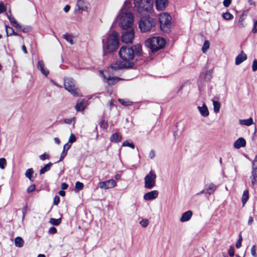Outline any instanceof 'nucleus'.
<instances>
[{"label": "nucleus", "mask_w": 257, "mask_h": 257, "mask_svg": "<svg viewBox=\"0 0 257 257\" xmlns=\"http://www.w3.org/2000/svg\"><path fill=\"white\" fill-rule=\"evenodd\" d=\"M60 202V197L56 195L55 196L54 198V204L55 205H58Z\"/></svg>", "instance_id": "nucleus-53"}, {"label": "nucleus", "mask_w": 257, "mask_h": 257, "mask_svg": "<svg viewBox=\"0 0 257 257\" xmlns=\"http://www.w3.org/2000/svg\"><path fill=\"white\" fill-rule=\"evenodd\" d=\"M210 47V42L208 40H205L202 47V51L203 53H206Z\"/></svg>", "instance_id": "nucleus-32"}, {"label": "nucleus", "mask_w": 257, "mask_h": 257, "mask_svg": "<svg viewBox=\"0 0 257 257\" xmlns=\"http://www.w3.org/2000/svg\"><path fill=\"white\" fill-rule=\"evenodd\" d=\"M155 157V153L154 152V151L153 150H152L150 151V153H149V157L151 158V159H153L154 157Z\"/></svg>", "instance_id": "nucleus-56"}, {"label": "nucleus", "mask_w": 257, "mask_h": 257, "mask_svg": "<svg viewBox=\"0 0 257 257\" xmlns=\"http://www.w3.org/2000/svg\"><path fill=\"white\" fill-rule=\"evenodd\" d=\"M155 26V20L150 17H143L139 23V27L142 32H147Z\"/></svg>", "instance_id": "nucleus-6"}, {"label": "nucleus", "mask_w": 257, "mask_h": 257, "mask_svg": "<svg viewBox=\"0 0 257 257\" xmlns=\"http://www.w3.org/2000/svg\"><path fill=\"white\" fill-rule=\"evenodd\" d=\"M121 136L119 133H114L110 138V141L112 143H118L121 141Z\"/></svg>", "instance_id": "nucleus-26"}, {"label": "nucleus", "mask_w": 257, "mask_h": 257, "mask_svg": "<svg viewBox=\"0 0 257 257\" xmlns=\"http://www.w3.org/2000/svg\"><path fill=\"white\" fill-rule=\"evenodd\" d=\"M239 123L241 125H244L246 126H250L253 124V119L251 117L246 119H240Z\"/></svg>", "instance_id": "nucleus-28"}, {"label": "nucleus", "mask_w": 257, "mask_h": 257, "mask_svg": "<svg viewBox=\"0 0 257 257\" xmlns=\"http://www.w3.org/2000/svg\"><path fill=\"white\" fill-rule=\"evenodd\" d=\"M253 222V218L252 217L250 216L249 217L248 220V224L251 225Z\"/></svg>", "instance_id": "nucleus-62"}, {"label": "nucleus", "mask_w": 257, "mask_h": 257, "mask_svg": "<svg viewBox=\"0 0 257 257\" xmlns=\"http://www.w3.org/2000/svg\"><path fill=\"white\" fill-rule=\"evenodd\" d=\"M135 9L141 15L150 13L153 9L152 0H134Z\"/></svg>", "instance_id": "nucleus-4"}, {"label": "nucleus", "mask_w": 257, "mask_h": 257, "mask_svg": "<svg viewBox=\"0 0 257 257\" xmlns=\"http://www.w3.org/2000/svg\"><path fill=\"white\" fill-rule=\"evenodd\" d=\"M247 55L243 52L241 51L235 58V63L236 65H239L244 61L246 60Z\"/></svg>", "instance_id": "nucleus-16"}, {"label": "nucleus", "mask_w": 257, "mask_h": 257, "mask_svg": "<svg viewBox=\"0 0 257 257\" xmlns=\"http://www.w3.org/2000/svg\"><path fill=\"white\" fill-rule=\"evenodd\" d=\"M119 36L115 32L109 34L106 39H102L103 49L104 53H111L115 51L119 44Z\"/></svg>", "instance_id": "nucleus-3"}, {"label": "nucleus", "mask_w": 257, "mask_h": 257, "mask_svg": "<svg viewBox=\"0 0 257 257\" xmlns=\"http://www.w3.org/2000/svg\"><path fill=\"white\" fill-rule=\"evenodd\" d=\"M34 173V171L33 169L30 168L28 169L25 173V175L26 177H27L30 180L33 181L34 180V179L32 177V175Z\"/></svg>", "instance_id": "nucleus-31"}, {"label": "nucleus", "mask_w": 257, "mask_h": 257, "mask_svg": "<svg viewBox=\"0 0 257 257\" xmlns=\"http://www.w3.org/2000/svg\"><path fill=\"white\" fill-rule=\"evenodd\" d=\"M61 221V218L55 219L52 218L50 220V223L53 225H58L60 224Z\"/></svg>", "instance_id": "nucleus-35"}, {"label": "nucleus", "mask_w": 257, "mask_h": 257, "mask_svg": "<svg viewBox=\"0 0 257 257\" xmlns=\"http://www.w3.org/2000/svg\"><path fill=\"white\" fill-rule=\"evenodd\" d=\"M252 70L253 72H255L257 70V60L254 59L253 61L252 64Z\"/></svg>", "instance_id": "nucleus-48"}, {"label": "nucleus", "mask_w": 257, "mask_h": 257, "mask_svg": "<svg viewBox=\"0 0 257 257\" xmlns=\"http://www.w3.org/2000/svg\"><path fill=\"white\" fill-rule=\"evenodd\" d=\"M130 6V3L125 1L116 19L119 27L124 30L132 28L134 24V17L128 9Z\"/></svg>", "instance_id": "nucleus-2"}, {"label": "nucleus", "mask_w": 257, "mask_h": 257, "mask_svg": "<svg viewBox=\"0 0 257 257\" xmlns=\"http://www.w3.org/2000/svg\"><path fill=\"white\" fill-rule=\"evenodd\" d=\"M71 147V144L69 143H66L64 146H63V150L61 154L60 158L58 162H60L62 161L64 158L65 157L67 154L68 150L70 149Z\"/></svg>", "instance_id": "nucleus-24"}, {"label": "nucleus", "mask_w": 257, "mask_h": 257, "mask_svg": "<svg viewBox=\"0 0 257 257\" xmlns=\"http://www.w3.org/2000/svg\"><path fill=\"white\" fill-rule=\"evenodd\" d=\"M149 223V220L147 219H144L140 222V224L143 227H146Z\"/></svg>", "instance_id": "nucleus-42"}, {"label": "nucleus", "mask_w": 257, "mask_h": 257, "mask_svg": "<svg viewBox=\"0 0 257 257\" xmlns=\"http://www.w3.org/2000/svg\"><path fill=\"white\" fill-rule=\"evenodd\" d=\"M6 11V8L4 6L0 4V14L4 13Z\"/></svg>", "instance_id": "nucleus-58"}, {"label": "nucleus", "mask_w": 257, "mask_h": 257, "mask_svg": "<svg viewBox=\"0 0 257 257\" xmlns=\"http://www.w3.org/2000/svg\"><path fill=\"white\" fill-rule=\"evenodd\" d=\"M171 16L167 13L160 15L159 22L161 30L164 32H168L171 26Z\"/></svg>", "instance_id": "nucleus-7"}, {"label": "nucleus", "mask_w": 257, "mask_h": 257, "mask_svg": "<svg viewBox=\"0 0 257 257\" xmlns=\"http://www.w3.org/2000/svg\"><path fill=\"white\" fill-rule=\"evenodd\" d=\"M205 188L206 189V194L211 195L216 190L217 186L214 184L211 183L206 185Z\"/></svg>", "instance_id": "nucleus-22"}, {"label": "nucleus", "mask_w": 257, "mask_h": 257, "mask_svg": "<svg viewBox=\"0 0 257 257\" xmlns=\"http://www.w3.org/2000/svg\"><path fill=\"white\" fill-rule=\"evenodd\" d=\"M118 101L122 105H124V106H128V105H131L132 104V102H131L128 100H127L123 99H119Z\"/></svg>", "instance_id": "nucleus-39"}, {"label": "nucleus", "mask_w": 257, "mask_h": 257, "mask_svg": "<svg viewBox=\"0 0 257 257\" xmlns=\"http://www.w3.org/2000/svg\"><path fill=\"white\" fill-rule=\"evenodd\" d=\"M168 4V0H156V7L158 10H164Z\"/></svg>", "instance_id": "nucleus-15"}, {"label": "nucleus", "mask_w": 257, "mask_h": 257, "mask_svg": "<svg viewBox=\"0 0 257 257\" xmlns=\"http://www.w3.org/2000/svg\"><path fill=\"white\" fill-rule=\"evenodd\" d=\"M192 212L190 210L183 213L180 218V221L184 222L189 221L192 216Z\"/></svg>", "instance_id": "nucleus-17"}, {"label": "nucleus", "mask_w": 257, "mask_h": 257, "mask_svg": "<svg viewBox=\"0 0 257 257\" xmlns=\"http://www.w3.org/2000/svg\"><path fill=\"white\" fill-rule=\"evenodd\" d=\"M243 19L242 16H241L238 20V26L240 28H242L244 27V24L243 23Z\"/></svg>", "instance_id": "nucleus-52"}, {"label": "nucleus", "mask_w": 257, "mask_h": 257, "mask_svg": "<svg viewBox=\"0 0 257 257\" xmlns=\"http://www.w3.org/2000/svg\"><path fill=\"white\" fill-rule=\"evenodd\" d=\"M87 104V101L86 100H82L78 101L75 106V109L78 111L83 110L85 108Z\"/></svg>", "instance_id": "nucleus-21"}, {"label": "nucleus", "mask_w": 257, "mask_h": 257, "mask_svg": "<svg viewBox=\"0 0 257 257\" xmlns=\"http://www.w3.org/2000/svg\"><path fill=\"white\" fill-rule=\"evenodd\" d=\"M15 244L17 247H21L23 245L24 241L20 237H17L15 239Z\"/></svg>", "instance_id": "nucleus-30"}, {"label": "nucleus", "mask_w": 257, "mask_h": 257, "mask_svg": "<svg viewBox=\"0 0 257 257\" xmlns=\"http://www.w3.org/2000/svg\"><path fill=\"white\" fill-rule=\"evenodd\" d=\"M213 104L214 111L216 113L218 112L220 109V103L217 101H213Z\"/></svg>", "instance_id": "nucleus-36"}, {"label": "nucleus", "mask_w": 257, "mask_h": 257, "mask_svg": "<svg viewBox=\"0 0 257 257\" xmlns=\"http://www.w3.org/2000/svg\"><path fill=\"white\" fill-rule=\"evenodd\" d=\"M159 195L157 190H153L146 193L144 195V199L145 200H151L157 198Z\"/></svg>", "instance_id": "nucleus-14"}, {"label": "nucleus", "mask_w": 257, "mask_h": 257, "mask_svg": "<svg viewBox=\"0 0 257 257\" xmlns=\"http://www.w3.org/2000/svg\"><path fill=\"white\" fill-rule=\"evenodd\" d=\"M250 179L251 183L252 186L257 183V169L252 168Z\"/></svg>", "instance_id": "nucleus-25"}, {"label": "nucleus", "mask_w": 257, "mask_h": 257, "mask_svg": "<svg viewBox=\"0 0 257 257\" xmlns=\"http://www.w3.org/2000/svg\"><path fill=\"white\" fill-rule=\"evenodd\" d=\"M119 56L122 61H116L111 65V68L115 71L132 68L134 63L132 60L135 57V50L133 47L122 46L119 51Z\"/></svg>", "instance_id": "nucleus-1"}, {"label": "nucleus", "mask_w": 257, "mask_h": 257, "mask_svg": "<svg viewBox=\"0 0 257 257\" xmlns=\"http://www.w3.org/2000/svg\"><path fill=\"white\" fill-rule=\"evenodd\" d=\"M116 183L114 180L109 179L105 181H102L99 183V187L101 189H108L114 187Z\"/></svg>", "instance_id": "nucleus-12"}, {"label": "nucleus", "mask_w": 257, "mask_h": 257, "mask_svg": "<svg viewBox=\"0 0 257 257\" xmlns=\"http://www.w3.org/2000/svg\"><path fill=\"white\" fill-rule=\"evenodd\" d=\"M83 184L80 182L77 181L75 186V191L78 192L80 190H82L83 188Z\"/></svg>", "instance_id": "nucleus-33"}, {"label": "nucleus", "mask_w": 257, "mask_h": 257, "mask_svg": "<svg viewBox=\"0 0 257 257\" xmlns=\"http://www.w3.org/2000/svg\"><path fill=\"white\" fill-rule=\"evenodd\" d=\"M38 69L45 76H47L49 73V71L45 68V65L43 61H39L37 64Z\"/></svg>", "instance_id": "nucleus-18"}, {"label": "nucleus", "mask_w": 257, "mask_h": 257, "mask_svg": "<svg viewBox=\"0 0 257 257\" xmlns=\"http://www.w3.org/2000/svg\"><path fill=\"white\" fill-rule=\"evenodd\" d=\"M228 254L230 257H233L234 254V249L232 247H230L228 249Z\"/></svg>", "instance_id": "nucleus-51"}, {"label": "nucleus", "mask_w": 257, "mask_h": 257, "mask_svg": "<svg viewBox=\"0 0 257 257\" xmlns=\"http://www.w3.org/2000/svg\"><path fill=\"white\" fill-rule=\"evenodd\" d=\"M7 17L10 21L11 24L15 28L17 29H21V26L17 22L15 19L14 17L12 15L11 13L10 14H7Z\"/></svg>", "instance_id": "nucleus-20"}, {"label": "nucleus", "mask_w": 257, "mask_h": 257, "mask_svg": "<svg viewBox=\"0 0 257 257\" xmlns=\"http://www.w3.org/2000/svg\"><path fill=\"white\" fill-rule=\"evenodd\" d=\"M70 7L69 5H66L64 8V11L65 12L67 13L70 10Z\"/></svg>", "instance_id": "nucleus-61"}, {"label": "nucleus", "mask_w": 257, "mask_h": 257, "mask_svg": "<svg viewBox=\"0 0 257 257\" xmlns=\"http://www.w3.org/2000/svg\"><path fill=\"white\" fill-rule=\"evenodd\" d=\"M56 232H57V229L54 227H51L49 229V233H50L54 234Z\"/></svg>", "instance_id": "nucleus-55"}, {"label": "nucleus", "mask_w": 257, "mask_h": 257, "mask_svg": "<svg viewBox=\"0 0 257 257\" xmlns=\"http://www.w3.org/2000/svg\"><path fill=\"white\" fill-rule=\"evenodd\" d=\"M76 141V137L72 134H71L69 138V141L68 143H73L75 142Z\"/></svg>", "instance_id": "nucleus-46"}, {"label": "nucleus", "mask_w": 257, "mask_h": 257, "mask_svg": "<svg viewBox=\"0 0 257 257\" xmlns=\"http://www.w3.org/2000/svg\"><path fill=\"white\" fill-rule=\"evenodd\" d=\"M39 157H40V159L42 161H44L46 159H49L50 156L49 154L45 153H44L43 154L40 155Z\"/></svg>", "instance_id": "nucleus-45"}, {"label": "nucleus", "mask_w": 257, "mask_h": 257, "mask_svg": "<svg viewBox=\"0 0 257 257\" xmlns=\"http://www.w3.org/2000/svg\"><path fill=\"white\" fill-rule=\"evenodd\" d=\"M135 36L134 31L131 29L122 34L121 41L125 43H132Z\"/></svg>", "instance_id": "nucleus-11"}, {"label": "nucleus", "mask_w": 257, "mask_h": 257, "mask_svg": "<svg viewBox=\"0 0 257 257\" xmlns=\"http://www.w3.org/2000/svg\"><path fill=\"white\" fill-rule=\"evenodd\" d=\"M31 29V28L30 27H24L22 29V31L24 33H27V32H28L30 31Z\"/></svg>", "instance_id": "nucleus-60"}, {"label": "nucleus", "mask_w": 257, "mask_h": 257, "mask_svg": "<svg viewBox=\"0 0 257 257\" xmlns=\"http://www.w3.org/2000/svg\"><path fill=\"white\" fill-rule=\"evenodd\" d=\"M100 73L104 80H106L108 85H113L120 80V78L117 77H108L106 78L102 71H100Z\"/></svg>", "instance_id": "nucleus-13"}, {"label": "nucleus", "mask_w": 257, "mask_h": 257, "mask_svg": "<svg viewBox=\"0 0 257 257\" xmlns=\"http://www.w3.org/2000/svg\"><path fill=\"white\" fill-rule=\"evenodd\" d=\"M197 108L202 116L206 117L209 115V111L205 104H203L202 106H198Z\"/></svg>", "instance_id": "nucleus-23"}, {"label": "nucleus", "mask_w": 257, "mask_h": 257, "mask_svg": "<svg viewBox=\"0 0 257 257\" xmlns=\"http://www.w3.org/2000/svg\"><path fill=\"white\" fill-rule=\"evenodd\" d=\"M54 142H55V143L56 144H58V145L60 144V140H59V138H55L54 139Z\"/></svg>", "instance_id": "nucleus-63"}, {"label": "nucleus", "mask_w": 257, "mask_h": 257, "mask_svg": "<svg viewBox=\"0 0 257 257\" xmlns=\"http://www.w3.org/2000/svg\"><path fill=\"white\" fill-rule=\"evenodd\" d=\"M250 252L253 257H257V254L256 253V246L253 245L250 250Z\"/></svg>", "instance_id": "nucleus-43"}, {"label": "nucleus", "mask_w": 257, "mask_h": 257, "mask_svg": "<svg viewBox=\"0 0 257 257\" xmlns=\"http://www.w3.org/2000/svg\"><path fill=\"white\" fill-rule=\"evenodd\" d=\"M145 45L149 47L153 52L162 49L165 45V40L160 37H154L148 38L145 42Z\"/></svg>", "instance_id": "nucleus-5"}, {"label": "nucleus", "mask_w": 257, "mask_h": 257, "mask_svg": "<svg viewBox=\"0 0 257 257\" xmlns=\"http://www.w3.org/2000/svg\"><path fill=\"white\" fill-rule=\"evenodd\" d=\"M233 16L228 12H226V20H231L233 19Z\"/></svg>", "instance_id": "nucleus-54"}, {"label": "nucleus", "mask_w": 257, "mask_h": 257, "mask_svg": "<svg viewBox=\"0 0 257 257\" xmlns=\"http://www.w3.org/2000/svg\"><path fill=\"white\" fill-rule=\"evenodd\" d=\"M108 124L107 122L105 121L104 120H101L100 123V126L102 128H106L107 127Z\"/></svg>", "instance_id": "nucleus-47"}, {"label": "nucleus", "mask_w": 257, "mask_h": 257, "mask_svg": "<svg viewBox=\"0 0 257 257\" xmlns=\"http://www.w3.org/2000/svg\"><path fill=\"white\" fill-rule=\"evenodd\" d=\"M157 175L151 171L144 178V187L148 189H153L156 185Z\"/></svg>", "instance_id": "nucleus-8"}, {"label": "nucleus", "mask_w": 257, "mask_h": 257, "mask_svg": "<svg viewBox=\"0 0 257 257\" xmlns=\"http://www.w3.org/2000/svg\"><path fill=\"white\" fill-rule=\"evenodd\" d=\"M122 146L123 147H130L131 148H132L133 149H134L135 148V145L132 143H130V142H129L127 141H124L122 143Z\"/></svg>", "instance_id": "nucleus-38"}, {"label": "nucleus", "mask_w": 257, "mask_h": 257, "mask_svg": "<svg viewBox=\"0 0 257 257\" xmlns=\"http://www.w3.org/2000/svg\"><path fill=\"white\" fill-rule=\"evenodd\" d=\"M64 82L65 88L71 93L72 95L75 96H79V90L75 87L74 80L72 78H65Z\"/></svg>", "instance_id": "nucleus-9"}, {"label": "nucleus", "mask_w": 257, "mask_h": 257, "mask_svg": "<svg viewBox=\"0 0 257 257\" xmlns=\"http://www.w3.org/2000/svg\"><path fill=\"white\" fill-rule=\"evenodd\" d=\"M106 90L107 92L109 94H111L112 92V88L111 87L110 85H109L108 86L106 87Z\"/></svg>", "instance_id": "nucleus-57"}, {"label": "nucleus", "mask_w": 257, "mask_h": 257, "mask_svg": "<svg viewBox=\"0 0 257 257\" xmlns=\"http://www.w3.org/2000/svg\"><path fill=\"white\" fill-rule=\"evenodd\" d=\"M53 164L51 162H49L47 164L45 165L44 167L40 170V174L42 175L44 174L45 172L49 171L52 166Z\"/></svg>", "instance_id": "nucleus-29"}, {"label": "nucleus", "mask_w": 257, "mask_h": 257, "mask_svg": "<svg viewBox=\"0 0 257 257\" xmlns=\"http://www.w3.org/2000/svg\"><path fill=\"white\" fill-rule=\"evenodd\" d=\"M246 141L243 138H238L234 143V147L235 149H238L241 147L245 146Z\"/></svg>", "instance_id": "nucleus-19"}, {"label": "nucleus", "mask_w": 257, "mask_h": 257, "mask_svg": "<svg viewBox=\"0 0 257 257\" xmlns=\"http://www.w3.org/2000/svg\"><path fill=\"white\" fill-rule=\"evenodd\" d=\"M36 188V187H35V185H30V186L28 187V188H27V191L28 192V193H30V192H31L32 191H33L34 190H35Z\"/></svg>", "instance_id": "nucleus-50"}, {"label": "nucleus", "mask_w": 257, "mask_h": 257, "mask_svg": "<svg viewBox=\"0 0 257 257\" xmlns=\"http://www.w3.org/2000/svg\"><path fill=\"white\" fill-rule=\"evenodd\" d=\"M7 165V161L5 158H0V168L4 169Z\"/></svg>", "instance_id": "nucleus-41"}, {"label": "nucleus", "mask_w": 257, "mask_h": 257, "mask_svg": "<svg viewBox=\"0 0 257 257\" xmlns=\"http://www.w3.org/2000/svg\"><path fill=\"white\" fill-rule=\"evenodd\" d=\"M88 3L86 0H78L75 6V11L81 13L87 11L88 9Z\"/></svg>", "instance_id": "nucleus-10"}, {"label": "nucleus", "mask_w": 257, "mask_h": 257, "mask_svg": "<svg viewBox=\"0 0 257 257\" xmlns=\"http://www.w3.org/2000/svg\"><path fill=\"white\" fill-rule=\"evenodd\" d=\"M236 247L237 248H239L241 247V242H239V241H237L236 243Z\"/></svg>", "instance_id": "nucleus-64"}, {"label": "nucleus", "mask_w": 257, "mask_h": 257, "mask_svg": "<svg viewBox=\"0 0 257 257\" xmlns=\"http://www.w3.org/2000/svg\"><path fill=\"white\" fill-rule=\"evenodd\" d=\"M251 31L253 34L257 33V20H253V28Z\"/></svg>", "instance_id": "nucleus-44"}, {"label": "nucleus", "mask_w": 257, "mask_h": 257, "mask_svg": "<svg viewBox=\"0 0 257 257\" xmlns=\"http://www.w3.org/2000/svg\"><path fill=\"white\" fill-rule=\"evenodd\" d=\"M142 53V46L140 45H137L135 46V53L138 55H140Z\"/></svg>", "instance_id": "nucleus-40"}, {"label": "nucleus", "mask_w": 257, "mask_h": 257, "mask_svg": "<svg viewBox=\"0 0 257 257\" xmlns=\"http://www.w3.org/2000/svg\"><path fill=\"white\" fill-rule=\"evenodd\" d=\"M249 198V193L248 190L246 189L243 192L241 197V202L242 204V206H244L246 204V202L248 200Z\"/></svg>", "instance_id": "nucleus-27"}, {"label": "nucleus", "mask_w": 257, "mask_h": 257, "mask_svg": "<svg viewBox=\"0 0 257 257\" xmlns=\"http://www.w3.org/2000/svg\"><path fill=\"white\" fill-rule=\"evenodd\" d=\"M252 168L257 169V155L255 156L253 162H252Z\"/></svg>", "instance_id": "nucleus-49"}, {"label": "nucleus", "mask_w": 257, "mask_h": 257, "mask_svg": "<svg viewBox=\"0 0 257 257\" xmlns=\"http://www.w3.org/2000/svg\"><path fill=\"white\" fill-rule=\"evenodd\" d=\"M68 187V185L66 183H62L61 184V188L62 190L66 189Z\"/></svg>", "instance_id": "nucleus-59"}, {"label": "nucleus", "mask_w": 257, "mask_h": 257, "mask_svg": "<svg viewBox=\"0 0 257 257\" xmlns=\"http://www.w3.org/2000/svg\"><path fill=\"white\" fill-rule=\"evenodd\" d=\"M5 29L7 36H12L13 34L14 33V29L10 26L5 25Z\"/></svg>", "instance_id": "nucleus-34"}, {"label": "nucleus", "mask_w": 257, "mask_h": 257, "mask_svg": "<svg viewBox=\"0 0 257 257\" xmlns=\"http://www.w3.org/2000/svg\"><path fill=\"white\" fill-rule=\"evenodd\" d=\"M63 38L71 45H72L73 44L72 37L71 35L66 34L63 35Z\"/></svg>", "instance_id": "nucleus-37"}]
</instances>
